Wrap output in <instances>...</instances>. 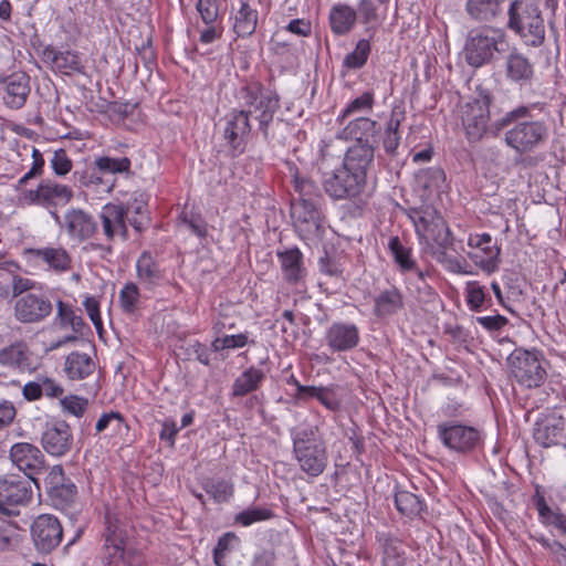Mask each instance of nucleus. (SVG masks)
<instances>
[{
  "label": "nucleus",
  "instance_id": "obj_9",
  "mask_svg": "<svg viewBox=\"0 0 566 566\" xmlns=\"http://www.w3.org/2000/svg\"><path fill=\"white\" fill-rule=\"evenodd\" d=\"M511 374L516 382L527 389L539 388L546 380L547 373L537 354L515 349L507 359Z\"/></svg>",
  "mask_w": 566,
  "mask_h": 566
},
{
  "label": "nucleus",
  "instance_id": "obj_27",
  "mask_svg": "<svg viewBox=\"0 0 566 566\" xmlns=\"http://www.w3.org/2000/svg\"><path fill=\"white\" fill-rule=\"evenodd\" d=\"M380 132L378 122L367 117L350 118L339 132L338 137L345 140H356L359 144L370 143Z\"/></svg>",
  "mask_w": 566,
  "mask_h": 566
},
{
  "label": "nucleus",
  "instance_id": "obj_3",
  "mask_svg": "<svg viewBox=\"0 0 566 566\" xmlns=\"http://www.w3.org/2000/svg\"><path fill=\"white\" fill-rule=\"evenodd\" d=\"M234 96L248 118L253 116L263 139L270 142L273 138L270 125L280 108V95L275 91L265 90L259 81H245L237 88Z\"/></svg>",
  "mask_w": 566,
  "mask_h": 566
},
{
  "label": "nucleus",
  "instance_id": "obj_8",
  "mask_svg": "<svg viewBox=\"0 0 566 566\" xmlns=\"http://www.w3.org/2000/svg\"><path fill=\"white\" fill-rule=\"evenodd\" d=\"M23 200L46 209L54 221L61 224V217L57 209L66 206L73 198V190L67 185L59 184L51 179L42 180L35 189H28L22 192Z\"/></svg>",
  "mask_w": 566,
  "mask_h": 566
},
{
  "label": "nucleus",
  "instance_id": "obj_5",
  "mask_svg": "<svg viewBox=\"0 0 566 566\" xmlns=\"http://www.w3.org/2000/svg\"><path fill=\"white\" fill-rule=\"evenodd\" d=\"M507 45L502 29L488 25L474 28L468 32L465 39V61L473 67H480L492 62L495 54L504 52Z\"/></svg>",
  "mask_w": 566,
  "mask_h": 566
},
{
  "label": "nucleus",
  "instance_id": "obj_26",
  "mask_svg": "<svg viewBox=\"0 0 566 566\" xmlns=\"http://www.w3.org/2000/svg\"><path fill=\"white\" fill-rule=\"evenodd\" d=\"M276 256L281 265L283 279L289 284L297 285L304 282L306 268L304 266L303 253L298 248L294 247L277 251Z\"/></svg>",
  "mask_w": 566,
  "mask_h": 566
},
{
  "label": "nucleus",
  "instance_id": "obj_46",
  "mask_svg": "<svg viewBox=\"0 0 566 566\" xmlns=\"http://www.w3.org/2000/svg\"><path fill=\"white\" fill-rule=\"evenodd\" d=\"M138 279L148 285L158 283L161 279V271L149 252H143L136 263Z\"/></svg>",
  "mask_w": 566,
  "mask_h": 566
},
{
  "label": "nucleus",
  "instance_id": "obj_62",
  "mask_svg": "<svg viewBox=\"0 0 566 566\" xmlns=\"http://www.w3.org/2000/svg\"><path fill=\"white\" fill-rule=\"evenodd\" d=\"M42 291V287L33 280L14 275L12 277V296L15 298H22L24 294H34Z\"/></svg>",
  "mask_w": 566,
  "mask_h": 566
},
{
  "label": "nucleus",
  "instance_id": "obj_4",
  "mask_svg": "<svg viewBox=\"0 0 566 566\" xmlns=\"http://www.w3.org/2000/svg\"><path fill=\"white\" fill-rule=\"evenodd\" d=\"M293 455L300 469L311 478L319 476L328 463L327 447L316 426L291 430Z\"/></svg>",
  "mask_w": 566,
  "mask_h": 566
},
{
  "label": "nucleus",
  "instance_id": "obj_56",
  "mask_svg": "<svg viewBox=\"0 0 566 566\" xmlns=\"http://www.w3.org/2000/svg\"><path fill=\"white\" fill-rule=\"evenodd\" d=\"M240 544L239 537L232 533H224L213 548V560L217 566H224L226 554L233 551Z\"/></svg>",
  "mask_w": 566,
  "mask_h": 566
},
{
  "label": "nucleus",
  "instance_id": "obj_43",
  "mask_svg": "<svg viewBox=\"0 0 566 566\" xmlns=\"http://www.w3.org/2000/svg\"><path fill=\"white\" fill-rule=\"evenodd\" d=\"M265 379V373L254 366L245 369L232 385V396L243 397L258 390Z\"/></svg>",
  "mask_w": 566,
  "mask_h": 566
},
{
  "label": "nucleus",
  "instance_id": "obj_16",
  "mask_svg": "<svg viewBox=\"0 0 566 566\" xmlns=\"http://www.w3.org/2000/svg\"><path fill=\"white\" fill-rule=\"evenodd\" d=\"M321 202L293 201L291 213L294 227L304 240H315L324 232Z\"/></svg>",
  "mask_w": 566,
  "mask_h": 566
},
{
  "label": "nucleus",
  "instance_id": "obj_61",
  "mask_svg": "<svg viewBox=\"0 0 566 566\" xmlns=\"http://www.w3.org/2000/svg\"><path fill=\"white\" fill-rule=\"evenodd\" d=\"M319 272L324 275H327L332 279L345 281L344 277V265L339 258H332L329 255H325L318 261Z\"/></svg>",
  "mask_w": 566,
  "mask_h": 566
},
{
  "label": "nucleus",
  "instance_id": "obj_19",
  "mask_svg": "<svg viewBox=\"0 0 566 566\" xmlns=\"http://www.w3.org/2000/svg\"><path fill=\"white\" fill-rule=\"evenodd\" d=\"M9 458L12 464L34 482L39 489L35 476L44 472L46 467L44 454L40 448L29 442H18L10 448Z\"/></svg>",
  "mask_w": 566,
  "mask_h": 566
},
{
  "label": "nucleus",
  "instance_id": "obj_39",
  "mask_svg": "<svg viewBox=\"0 0 566 566\" xmlns=\"http://www.w3.org/2000/svg\"><path fill=\"white\" fill-rule=\"evenodd\" d=\"M405 120V111L394 107L382 135V147L387 156L395 157L400 145L399 127Z\"/></svg>",
  "mask_w": 566,
  "mask_h": 566
},
{
  "label": "nucleus",
  "instance_id": "obj_49",
  "mask_svg": "<svg viewBox=\"0 0 566 566\" xmlns=\"http://www.w3.org/2000/svg\"><path fill=\"white\" fill-rule=\"evenodd\" d=\"M95 169L104 175L128 174L132 161L128 157L98 156L93 163Z\"/></svg>",
  "mask_w": 566,
  "mask_h": 566
},
{
  "label": "nucleus",
  "instance_id": "obj_40",
  "mask_svg": "<svg viewBox=\"0 0 566 566\" xmlns=\"http://www.w3.org/2000/svg\"><path fill=\"white\" fill-rule=\"evenodd\" d=\"M505 0H467L464 10L467 14L478 22H490L502 12Z\"/></svg>",
  "mask_w": 566,
  "mask_h": 566
},
{
  "label": "nucleus",
  "instance_id": "obj_30",
  "mask_svg": "<svg viewBox=\"0 0 566 566\" xmlns=\"http://www.w3.org/2000/svg\"><path fill=\"white\" fill-rule=\"evenodd\" d=\"M99 218L103 233L108 241H112L116 235L122 237L124 240L128 238L127 220L124 218V210L120 205H105L102 208Z\"/></svg>",
  "mask_w": 566,
  "mask_h": 566
},
{
  "label": "nucleus",
  "instance_id": "obj_58",
  "mask_svg": "<svg viewBox=\"0 0 566 566\" xmlns=\"http://www.w3.org/2000/svg\"><path fill=\"white\" fill-rule=\"evenodd\" d=\"M467 291V303L471 311L480 312L485 308V302H490L491 298H486L484 287L478 282H469L465 287Z\"/></svg>",
  "mask_w": 566,
  "mask_h": 566
},
{
  "label": "nucleus",
  "instance_id": "obj_35",
  "mask_svg": "<svg viewBox=\"0 0 566 566\" xmlns=\"http://www.w3.org/2000/svg\"><path fill=\"white\" fill-rule=\"evenodd\" d=\"M402 308L403 295L396 286L380 291L374 298V314L379 318L395 315Z\"/></svg>",
  "mask_w": 566,
  "mask_h": 566
},
{
  "label": "nucleus",
  "instance_id": "obj_42",
  "mask_svg": "<svg viewBox=\"0 0 566 566\" xmlns=\"http://www.w3.org/2000/svg\"><path fill=\"white\" fill-rule=\"evenodd\" d=\"M290 174L292 177L293 189L298 195V199L296 201L322 203L323 196L319 187L315 181L306 176L301 175L294 165L290 166Z\"/></svg>",
  "mask_w": 566,
  "mask_h": 566
},
{
  "label": "nucleus",
  "instance_id": "obj_36",
  "mask_svg": "<svg viewBox=\"0 0 566 566\" xmlns=\"http://www.w3.org/2000/svg\"><path fill=\"white\" fill-rule=\"evenodd\" d=\"M119 205L124 210V218L137 232H142L148 227L147 203L143 195L135 193L127 202Z\"/></svg>",
  "mask_w": 566,
  "mask_h": 566
},
{
  "label": "nucleus",
  "instance_id": "obj_15",
  "mask_svg": "<svg viewBox=\"0 0 566 566\" xmlns=\"http://www.w3.org/2000/svg\"><path fill=\"white\" fill-rule=\"evenodd\" d=\"M30 535L38 553L50 554L60 546L63 538V527L56 516L41 514L33 520Z\"/></svg>",
  "mask_w": 566,
  "mask_h": 566
},
{
  "label": "nucleus",
  "instance_id": "obj_63",
  "mask_svg": "<svg viewBox=\"0 0 566 566\" xmlns=\"http://www.w3.org/2000/svg\"><path fill=\"white\" fill-rule=\"evenodd\" d=\"M357 18L363 24H376L379 22L378 7L374 0H359L357 4Z\"/></svg>",
  "mask_w": 566,
  "mask_h": 566
},
{
  "label": "nucleus",
  "instance_id": "obj_51",
  "mask_svg": "<svg viewBox=\"0 0 566 566\" xmlns=\"http://www.w3.org/2000/svg\"><path fill=\"white\" fill-rule=\"evenodd\" d=\"M119 305L127 315H134L140 308V293L135 283H126L119 292Z\"/></svg>",
  "mask_w": 566,
  "mask_h": 566
},
{
  "label": "nucleus",
  "instance_id": "obj_2",
  "mask_svg": "<svg viewBox=\"0 0 566 566\" xmlns=\"http://www.w3.org/2000/svg\"><path fill=\"white\" fill-rule=\"evenodd\" d=\"M505 143L516 154L525 155L543 146L548 138V127L542 120H535L526 106H517L494 123L493 135L507 128Z\"/></svg>",
  "mask_w": 566,
  "mask_h": 566
},
{
  "label": "nucleus",
  "instance_id": "obj_11",
  "mask_svg": "<svg viewBox=\"0 0 566 566\" xmlns=\"http://www.w3.org/2000/svg\"><path fill=\"white\" fill-rule=\"evenodd\" d=\"M322 185L333 200H352L363 192L366 180L359 174L340 166L324 174Z\"/></svg>",
  "mask_w": 566,
  "mask_h": 566
},
{
  "label": "nucleus",
  "instance_id": "obj_6",
  "mask_svg": "<svg viewBox=\"0 0 566 566\" xmlns=\"http://www.w3.org/2000/svg\"><path fill=\"white\" fill-rule=\"evenodd\" d=\"M507 27L528 46H539L545 39V24L539 9L526 1L515 0L509 8Z\"/></svg>",
  "mask_w": 566,
  "mask_h": 566
},
{
  "label": "nucleus",
  "instance_id": "obj_48",
  "mask_svg": "<svg viewBox=\"0 0 566 566\" xmlns=\"http://www.w3.org/2000/svg\"><path fill=\"white\" fill-rule=\"evenodd\" d=\"M388 248L401 272H411L417 269L416 262L411 258V249L403 245L399 237H391Z\"/></svg>",
  "mask_w": 566,
  "mask_h": 566
},
{
  "label": "nucleus",
  "instance_id": "obj_38",
  "mask_svg": "<svg viewBox=\"0 0 566 566\" xmlns=\"http://www.w3.org/2000/svg\"><path fill=\"white\" fill-rule=\"evenodd\" d=\"M73 176L80 187L97 193H109L115 187V179L105 177L94 166L91 169L75 171Z\"/></svg>",
  "mask_w": 566,
  "mask_h": 566
},
{
  "label": "nucleus",
  "instance_id": "obj_22",
  "mask_svg": "<svg viewBox=\"0 0 566 566\" xmlns=\"http://www.w3.org/2000/svg\"><path fill=\"white\" fill-rule=\"evenodd\" d=\"M35 264H43L46 270L63 273L71 269L72 258L62 247L31 248L25 251Z\"/></svg>",
  "mask_w": 566,
  "mask_h": 566
},
{
  "label": "nucleus",
  "instance_id": "obj_54",
  "mask_svg": "<svg viewBox=\"0 0 566 566\" xmlns=\"http://www.w3.org/2000/svg\"><path fill=\"white\" fill-rule=\"evenodd\" d=\"M274 517V513L271 509L263 506H252L238 513L234 516V522L241 526H250L256 522L268 521Z\"/></svg>",
  "mask_w": 566,
  "mask_h": 566
},
{
  "label": "nucleus",
  "instance_id": "obj_17",
  "mask_svg": "<svg viewBox=\"0 0 566 566\" xmlns=\"http://www.w3.org/2000/svg\"><path fill=\"white\" fill-rule=\"evenodd\" d=\"M30 481L15 475L0 479V518L17 515L18 511L13 507L31 501Z\"/></svg>",
  "mask_w": 566,
  "mask_h": 566
},
{
  "label": "nucleus",
  "instance_id": "obj_59",
  "mask_svg": "<svg viewBox=\"0 0 566 566\" xmlns=\"http://www.w3.org/2000/svg\"><path fill=\"white\" fill-rule=\"evenodd\" d=\"M340 388L338 385H329L327 387H321L318 391L317 400L328 410L338 411L342 407Z\"/></svg>",
  "mask_w": 566,
  "mask_h": 566
},
{
  "label": "nucleus",
  "instance_id": "obj_37",
  "mask_svg": "<svg viewBox=\"0 0 566 566\" xmlns=\"http://www.w3.org/2000/svg\"><path fill=\"white\" fill-rule=\"evenodd\" d=\"M432 275L429 271H422L418 268L412 270L407 279L408 289L416 295L421 303H433L438 297V293L429 283Z\"/></svg>",
  "mask_w": 566,
  "mask_h": 566
},
{
  "label": "nucleus",
  "instance_id": "obj_1",
  "mask_svg": "<svg viewBox=\"0 0 566 566\" xmlns=\"http://www.w3.org/2000/svg\"><path fill=\"white\" fill-rule=\"evenodd\" d=\"M406 214L415 226L420 244L429 254L439 263H449L450 269L457 273H468L458 260L449 255V251H457L455 241L446 220L434 207H410Z\"/></svg>",
  "mask_w": 566,
  "mask_h": 566
},
{
  "label": "nucleus",
  "instance_id": "obj_13",
  "mask_svg": "<svg viewBox=\"0 0 566 566\" xmlns=\"http://www.w3.org/2000/svg\"><path fill=\"white\" fill-rule=\"evenodd\" d=\"M102 560L105 566H119L125 563L127 530L124 523L107 514L105 516V528L103 532Z\"/></svg>",
  "mask_w": 566,
  "mask_h": 566
},
{
  "label": "nucleus",
  "instance_id": "obj_25",
  "mask_svg": "<svg viewBox=\"0 0 566 566\" xmlns=\"http://www.w3.org/2000/svg\"><path fill=\"white\" fill-rule=\"evenodd\" d=\"M64 226L71 239L78 242L93 237L97 223L92 214L82 209H71L64 216Z\"/></svg>",
  "mask_w": 566,
  "mask_h": 566
},
{
  "label": "nucleus",
  "instance_id": "obj_33",
  "mask_svg": "<svg viewBox=\"0 0 566 566\" xmlns=\"http://www.w3.org/2000/svg\"><path fill=\"white\" fill-rule=\"evenodd\" d=\"M328 22L335 35H347L356 25L357 11L349 4L336 3L329 10Z\"/></svg>",
  "mask_w": 566,
  "mask_h": 566
},
{
  "label": "nucleus",
  "instance_id": "obj_44",
  "mask_svg": "<svg viewBox=\"0 0 566 566\" xmlns=\"http://www.w3.org/2000/svg\"><path fill=\"white\" fill-rule=\"evenodd\" d=\"M375 105V93L365 91L359 96L349 101L337 117V122L343 124L346 119L357 116H364L373 112Z\"/></svg>",
  "mask_w": 566,
  "mask_h": 566
},
{
  "label": "nucleus",
  "instance_id": "obj_47",
  "mask_svg": "<svg viewBox=\"0 0 566 566\" xmlns=\"http://www.w3.org/2000/svg\"><path fill=\"white\" fill-rule=\"evenodd\" d=\"M177 226L188 230L193 235L203 239L208 234V224L203 217L193 210L184 209L178 219Z\"/></svg>",
  "mask_w": 566,
  "mask_h": 566
},
{
  "label": "nucleus",
  "instance_id": "obj_31",
  "mask_svg": "<svg viewBox=\"0 0 566 566\" xmlns=\"http://www.w3.org/2000/svg\"><path fill=\"white\" fill-rule=\"evenodd\" d=\"M374 151L375 149L371 143H357V145L347 150L342 166L359 174L361 178L366 180L367 169L374 159Z\"/></svg>",
  "mask_w": 566,
  "mask_h": 566
},
{
  "label": "nucleus",
  "instance_id": "obj_53",
  "mask_svg": "<svg viewBox=\"0 0 566 566\" xmlns=\"http://www.w3.org/2000/svg\"><path fill=\"white\" fill-rule=\"evenodd\" d=\"M370 54V43L367 39H360L353 52L348 53L344 61L343 66L349 70L361 69Z\"/></svg>",
  "mask_w": 566,
  "mask_h": 566
},
{
  "label": "nucleus",
  "instance_id": "obj_57",
  "mask_svg": "<svg viewBox=\"0 0 566 566\" xmlns=\"http://www.w3.org/2000/svg\"><path fill=\"white\" fill-rule=\"evenodd\" d=\"M113 422H116V432H118V433H122L123 431L127 432L129 430V426L120 412L109 411V412H104L96 421V424H95L96 434H99L103 431H105L107 428L111 427V424Z\"/></svg>",
  "mask_w": 566,
  "mask_h": 566
},
{
  "label": "nucleus",
  "instance_id": "obj_24",
  "mask_svg": "<svg viewBox=\"0 0 566 566\" xmlns=\"http://www.w3.org/2000/svg\"><path fill=\"white\" fill-rule=\"evenodd\" d=\"M565 421L562 416L555 413L546 415L535 422L533 437L535 441L544 447L559 443L564 437Z\"/></svg>",
  "mask_w": 566,
  "mask_h": 566
},
{
  "label": "nucleus",
  "instance_id": "obj_20",
  "mask_svg": "<svg viewBox=\"0 0 566 566\" xmlns=\"http://www.w3.org/2000/svg\"><path fill=\"white\" fill-rule=\"evenodd\" d=\"M41 444L46 453L61 458L73 446V434L70 424L65 420L54 419L48 421L41 434Z\"/></svg>",
  "mask_w": 566,
  "mask_h": 566
},
{
  "label": "nucleus",
  "instance_id": "obj_34",
  "mask_svg": "<svg viewBox=\"0 0 566 566\" xmlns=\"http://www.w3.org/2000/svg\"><path fill=\"white\" fill-rule=\"evenodd\" d=\"M0 365L20 371L31 370L29 347L24 342H15L0 349Z\"/></svg>",
  "mask_w": 566,
  "mask_h": 566
},
{
  "label": "nucleus",
  "instance_id": "obj_29",
  "mask_svg": "<svg viewBox=\"0 0 566 566\" xmlns=\"http://www.w3.org/2000/svg\"><path fill=\"white\" fill-rule=\"evenodd\" d=\"M506 76L520 85L530 84L534 76V64L517 48H512L505 59Z\"/></svg>",
  "mask_w": 566,
  "mask_h": 566
},
{
  "label": "nucleus",
  "instance_id": "obj_60",
  "mask_svg": "<svg viewBox=\"0 0 566 566\" xmlns=\"http://www.w3.org/2000/svg\"><path fill=\"white\" fill-rule=\"evenodd\" d=\"M62 411L74 417H82L88 408V399L76 395H69L60 399Z\"/></svg>",
  "mask_w": 566,
  "mask_h": 566
},
{
  "label": "nucleus",
  "instance_id": "obj_12",
  "mask_svg": "<svg viewBox=\"0 0 566 566\" xmlns=\"http://www.w3.org/2000/svg\"><path fill=\"white\" fill-rule=\"evenodd\" d=\"M437 434L444 447L459 453L471 452L482 443L479 429L454 421L439 423Z\"/></svg>",
  "mask_w": 566,
  "mask_h": 566
},
{
  "label": "nucleus",
  "instance_id": "obj_21",
  "mask_svg": "<svg viewBox=\"0 0 566 566\" xmlns=\"http://www.w3.org/2000/svg\"><path fill=\"white\" fill-rule=\"evenodd\" d=\"M324 342L333 354L350 352L360 343L359 327L353 322H333L325 331Z\"/></svg>",
  "mask_w": 566,
  "mask_h": 566
},
{
  "label": "nucleus",
  "instance_id": "obj_52",
  "mask_svg": "<svg viewBox=\"0 0 566 566\" xmlns=\"http://www.w3.org/2000/svg\"><path fill=\"white\" fill-rule=\"evenodd\" d=\"M382 566H408L401 544L392 538L385 539Z\"/></svg>",
  "mask_w": 566,
  "mask_h": 566
},
{
  "label": "nucleus",
  "instance_id": "obj_14",
  "mask_svg": "<svg viewBox=\"0 0 566 566\" xmlns=\"http://www.w3.org/2000/svg\"><path fill=\"white\" fill-rule=\"evenodd\" d=\"M44 488L51 504L57 510L71 507L77 499V486L65 475L61 464L50 469L44 478Z\"/></svg>",
  "mask_w": 566,
  "mask_h": 566
},
{
  "label": "nucleus",
  "instance_id": "obj_28",
  "mask_svg": "<svg viewBox=\"0 0 566 566\" xmlns=\"http://www.w3.org/2000/svg\"><path fill=\"white\" fill-rule=\"evenodd\" d=\"M469 245L480 249L484 255L473 254L471 258L484 272L493 273L497 270L500 248L492 244V237L489 233L470 237Z\"/></svg>",
  "mask_w": 566,
  "mask_h": 566
},
{
  "label": "nucleus",
  "instance_id": "obj_7",
  "mask_svg": "<svg viewBox=\"0 0 566 566\" xmlns=\"http://www.w3.org/2000/svg\"><path fill=\"white\" fill-rule=\"evenodd\" d=\"M491 102L492 94L478 86L475 95L460 106L461 124L470 142L480 140L489 130L493 133L494 124L489 125Z\"/></svg>",
  "mask_w": 566,
  "mask_h": 566
},
{
  "label": "nucleus",
  "instance_id": "obj_23",
  "mask_svg": "<svg viewBox=\"0 0 566 566\" xmlns=\"http://www.w3.org/2000/svg\"><path fill=\"white\" fill-rule=\"evenodd\" d=\"M30 91V76L23 72H15L3 81L2 99L8 107L19 109L27 103Z\"/></svg>",
  "mask_w": 566,
  "mask_h": 566
},
{
  "label": "nucleus",
  "instance_id": "obj_50",
  "mask_svg": "<svg viewBox=\"0 0 566 566\" xmlns=\"http://www.w3.org/2000/svg\"><path fill=\"white\" fill-rule=\"evenodd\" d=\"M397 510L409 517L419 515L423 510V503L416 494L409 491H397L395 493Z\"/></svg>",
  "mask_w": 566,
  "mask_h": 566
},
{
  "label": "nucleus",
  "instance_id": "obj_18",
  "mask_svg": "<svg viewBox=\"0 0 566 566\" xmlns=\"http://www.w3.org/2000/svg\"><path fill=\"white\" fill-rule=\"evenodd\" d=\"M53 312V303L45 291L24 294L14 302V317L23 324H36L46 319Z\"/></svg>",
  "mask_w": 566,
  "mask_h": 566
},
{
  "label": "nucleus",
  "instance_id": "obj_10",
  "mask_svg": "<svg viewBox=\"0 0 566 566\" xmlns=\"http://www.w3.org/2000/svg\"><path fill=\"white\" fill-rule=\"evenodd\" d=\"M251 132L252 126L245 111L234 108L224 116L222 139L229 158H237L247 150Z\"/></svg>",
  "mask_w": 566,
  "mask_h": 566
},
{
  "label": "nucleus",
  "instance_id": "obj_32",
  "mask_svg": "<svg viewBox=\"0 0 566 566\" xmlns=\"http://www.w3.org/2000/svg\"><path fill=\"white\" fill-rule=\"evenodd\" d=\"M42 60L63 74L80 72L82 69L80 55L73 51H57L53 46H46L42 51Z\"/></svg>",
  "mask_w": 566,
  "mask_h": 566
},
{
  "label": "nucleus",
  "instance_id": "obj_64",
  "mask_svg": "<svg viewBox=\"0 0 566 566\" xmlns=\"http://www.w3.org/2000/svg\"><path fill=\"white\" fill-rule=\"evenodd\" d=\"M196 9L205 24H212L218 21L219 7L217 0H198Z\"/></svg>",
  "mask_w": 566,
  "mask_h": 566
},
{
  "label": "nucleus",
  "instance_id": "obj_55",
  "mask_svg": "<svg viewBox=\"0 0 566 566\" xmlns=\"http://www.w3.org/2000/svg\"><path fill=\"white\" fill-rule=\"evenodd\" d=\"M205 491L218 503L230 500L233 495V485L222 479H209L203 484Z\"/></svg>",
  "mask_w": 566,
  "mask_h": 566
},
{
  "label": "nucleus",
  "instance_id": "obj_41",
  "mask_svg": "<svg viewBox=\"0 0 566 566\" xmlns=\"http://www.w3.org/2000/svg\"><path fill=\"white\" fill-rule=\"evenodd\" d=\"M95 361L87 354L72 352L66 356L64 371L72 380L85 379L94 373Z\"/></svg>",
  "mask_w": 566,
  "mask_h": 566
},
{
  "label": "nucleus",
  "instance_id": "obj_45",
  "mask_svg": "<svg viewBox=\"0 0 566 566\" xmlns=\"http://www.w3.org/2000/svg\"><path fill=\"white\" fill-rule=\"evenodd\" d=\"M259 13L247 1H242L234 15L233 31L238 36L247 38L254 33Z\"/></svg>",
  "mask_w": 566,
  "mask_h": 566
}]
</instances>
